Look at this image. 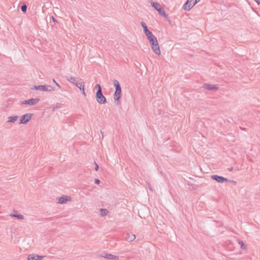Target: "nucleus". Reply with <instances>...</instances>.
I'll list each match as a JSON object with an SVG mask.
<instances>
[{
    "mask_svg": "<svg viewBox=\"0 0 260 260\" xmlns=\"http://www.w3.org/2000/svg\"><path fill=\"white\" fill-rule=\"evenodd\" d=\"M150 45L151 47V49L153 52L156 55L160 54V47L157 41V40L155 36L152 37L149 39H148Z\"/></svg>",
    "mask_w": 260,
    "mask_h": 260,
    "instance_id": "obj_1",
    "label": "nucleus"
},
{
    "mask_svg": "<svg viewBox=\"0 0 260 260\" xmlns=\"http://www.w3.org/2000/svg\"><path fill=\"white\" fill-rule=\"evenodd\" d=\"M95 97L96 99L97 102L100 104H105L107 103V100L106 98L102 93V89H98Z\"/></svg>",
    "mask_w": 260,
    "mask_h": 260,
    "instance_id": "obj_2",
    "label": "nucleus"
},
{
    "mask_svg": "<svg viewBox=\"0 0 260 260\" xmlns=\"http://www.w3.org/2000/svg\"><path fill=\"white\" fill-rule=\"evenodd\" d=\"M31 89H35L37 90H41L43 91H53L54 88L51 86L46 85H38L34 86V88H31Z\"/></svg>",
    "mask_w": 260,
    "mask_h": 260,
    "instance_id": "obj_3",
    "label": "nucleus"
},
{
    "mask_svg": "<svg viewBox=\"0 0 260 260\" xmlns=\"http://www.w3.org/2000/svg\"><path fill=\"white\" fill-rule=\"evenodd\" d=\"M200 0H187L186 2L183 5V8L185 10H190Z\"/></svg>",
    "mask_w": 260,
    "mask_h": 260,
    "instance_id": "obj_4",
    "label": "nucleus"
},
{
    "mask_svg": "<svg viewBox=\"0 0 260 260\" xmlns=\"http://www.w3.org/2000/svg\"><path fill=\"white\" fill-rule=\"evenodd\" d=\"M33 114L27 113L22 115L19 122L20 124H26L31 119Z\"/></svg>",
    "mask_w": 260,
    "mask_h": 260,
    "instance_id": "obj_5",
    "label": "nucleus"
},
{
    "mask_svg": "<svg viewBox=\"0 0 260 260\" xmlns=\"http://www.w3.org/2000/svg\"><path fill=\"white\" fill-rule=\"evenodd\" d=\"M40 101L39 99H30L28 100L21 101L20 103L21 105H35L37 104Z\"/></svg>",
    "mask_w": 260,
    "mask_h": 260,
    "instance_id": "obj_6",
    "label": "nucleus"
},
{
    "mask_svg": "<svg viewBox=\"0 0 260 260\" xmlns=\"http://www.w3.org/2000/svg\"><path fill=\"white\" fill-rule=\"evenodd\" d=\"M211 177L213 180L216 181L218 183H223L224 181H230L228 178L217 175H212Z\"/></svg>",
    "mask_w": 260,
    "mask_h": 260,
    "instance_id": "obj_7",
    "label": "nucleus"
},
{
    "mask_svg": "<svg viewBox=\"0 0 260 260\" xmlns=\"http://www.w3.org/2000/svg\"><path fill=\"white\" fill-rule=\"evenodd\" d=\"M202 87L210 91H216L218 89V86L215 84H204Z\"/></svg>",
    "mask_w": 260,
    "mask_h": 260,
    "instance_id": "obj_8",
    "label": "nucleus"
},
{
    "mask_svg": "<svg viewBox=\"0 0 260 260\" xmlns=\"http://www.w3.org/2000/svg\"><path fill=\"white\" fill-rule=\"evenodd\" d=\"M57 200H58V202H57L58 203L64 204L68 201H71V198L70 197L63 196L62 197L59 198Z\"/></svg>",
    "mask_w": 260,
    "mask_h": 260,
    "instance_id": "obj_9",
    "label": "nucleus"
},
{
    "mask_svg": "<svg viewBox=\"0 0 260 260\" xmlns=\"http://www.w3.org/2000/svg\"><path fill=\"white\" fill-rule=\"evenodd\" d=\"M136 239V236L135 234L132 233H127L125 240L128 242H133Z\"/></svg>",
    "mask_w": 260,
    "mask_h": 260,
    "instance_id": "obj_10",
    "label": "nucleus"
},
{
    "mask_svg": "<svg viewBox=\"0 0 260 260\" xmlns=\"http://www.w3.org/2000/svg\"><path fill=\"white\" fill-rule=\"evenodd\" d=\"M44 257L43 256H40L39 255H29L27 257V260H41Z\"/></svg>",
    "mask_w": 260,
    "mask_h": 260,
    "instance_id": "obj_11",
    "label": "nucleus"
},
{
    "mask_svg": "<svg viewBox=\"0 0 260 260\" xmlns=\"http://www.w3.org/2000/svg\"><path fill=\"white\" fill-rule=\"evenodd\" d=\"M66 79L70 82L71 83L75 85L76 83L79 80V79L72 76H66Z\"/></svg>",
    "mask_w": 260,
    "mask_h": 260,
    "instance_id": "obj_12",
    "label": "nucleus"
},
{
    "mask_svg": "<svg viewBox=\"0 0 260 260\" xmlns=\"http://www.w3.org/2000/svg\"><path fill=\"white\" fill-rule=\"evenodd\" d=\"M113 84L115 87V91H121V88L120 85L119 83V81L116 79H114L113 81Z\"/></svg>",
    "mask_w": 260,
    "mask_h": 260,
    "instance_id": "obj_13",
    "label": "nucleus"
},
{
    "mask_svg": "<svg viewBox=\"0 0 260 260\" xmlns=\"http://www.w3.org/2000/svg\"><path fill=\"white\" fill-rule=\"evenodd\" d=\"M104 257L107 258L108 259H114L118 260V256L116 255H114L112 254H106L105 255L103 256Z\"/></svg>",
    "mask_w": 260,
    "mask_h": 260,
    "instance_id": "obj_14",
    "label": "nucleus"
},
{
    "mask_svg": "<svg viewBox=\"0 0 260 260\" xmlns=\"http://www.w3.org/2000/svg\"><path fill=\"white\" fill-rule=\"evenodd\" d=\"M18 118V116L15 115V116H9L8 117V119L7 120L8 123H14L15 122Z\"/></svg>",
    "mask_w": 260,
    "mask_h": 260,
    "instance_id": "obj_15",
    "label": "nucleus"
},
{
    "mask_svg": "<svg viewBox=\"0 0 260 260\" xmlns=\"http://www.w3.org/2000/svg\"><path fill=\"white\" fill-rule=\"evenodd\" d=\"M157 11L158 12L159 15L164 17L165 18H168V15L166 14V11L162 8H159Z\"/></svg>",
    "mask_w": 260,
    "mask_h": 260,
    "instance_id": "obj_16",
    "label": "nucleus"
},
{
    "mask_svg": "<svg viewBox=\"0 0 260 260\" xmlns=\"http://www.w3.org/2000/svg\"><path fill=\"white\" fill-rule=\"evenodd\" d=\"M121 96V91H115L114 93V99L115 101H118Z\"/></svg>",
    "mask_w": 260,
    "mask_h": 260,
    "instance_id": "obj_17",
    "label": "nucleus"
},
{
    "mask_svg": "<svg viewBox=\"0 0 260 260\" xmlns=\"http://www.w3.org/2000/svg\"><path fill=\"white\" fill-rule=\"evenodd\" d=\"M149 2L150 3L152 7H153L156 11L159 9L160 5L158 3L153 2L152 0H149Z\"/></svg>",
    "mask_w": 260,
    "mask_h": 260,
    "instance_id": "obj_18",
    "label": "nucleus"
},
{
    "mask_svg": "<svg viewBox=\"0 0 260 260\" xmlns=\"http://www.w3.org/2000/svg\"><path fill=\"white\" fill-rule=\"evenodd\" d=\"M81 79H79V80L78 81L77 83L75 84V85L78 87L80 90H81L82 88H84V82H81Z\"/></svg>",
    "mask_w": 260,
    "mask_h": 260,
    "instance_id": "obj_19",
    "label": "nucleus"
},
{
    "mask_svg": "<svg viewBox=\"0 0 260 260\" xmlns=\"http://www.w3.org/2000/svg\"><path fill=\"white\" fill-rule=\"evenodd\" d=\"M237 241L238 243V244L240 245L241 248H242V249H244V250H245L247 249V246L244 244L243 241H242V240H240V239H237Z\"/></svg>",
    "mask_w": 260,
    "mask_h": 260,
    "instance_id": "obj_20",
    "label": "nucleus"
},
{
    "mask_svg": "<svg viewBox=\"0 0 260 260\" xmlns=\"http://www.w3.org/2000/svg\"><path fill=\"white\" fill-rule=\"evenodd\" d=\"M100 212H101V215L102 216H106L109 213L108 210L107 209H101L100 210Z\"/></svg>",
    "mask_w": 260,
    "mask_h": 260,
    "instance_id": "obj_21",
    "label": "nucleus"
},
{
    "mask_svg": "<svg viewBox=\"0 0 260 260\" xmlns=\"http://www.w3.org/2000/svg\"><path fill=\"white\" fill-rule=\"evenodd\" d=\"M10 216L11 217H16L19 219H20V220H22V219H24V216L23 215H21V214H11Z\"/></svg>",
    "mask_w": 260,
    "mask_h": 260,
    "instance_id": "obj_22",
    "label": "nucleus"
},
{
    "mask_svg": "<svg viewBox=\"0 0 260 260\" xmlns=\"http://www.w3.org/2000/svg\"><path fill=\"white\" fill-rule=\"evenodd\" d=\"M144 33L145 35L146 36L147 39H149L152 37H154V36L149 30H147L146 31L144 32Z\"/></svg>",
    "mask_w": 260,
    "mask_h": 260,
    "instance_id": "obj_23",
    "label": "nucleus"
},
{
    "mask_svg": "<svg viewBox=\"0 0 260 260\" xmlns=\"http://www.w3.org/2000/svg\"><path fill=\"white\" fill-rule=\"evenodd\" d=\"M141 26H142V27L143 28L144 32H145L147 30H149L148 29V28H147V26L146 23L144 21H142L141 22Z\"/></svg>",
    "mask_w": 260,
    "mask_h": 260,
    "instance_id": "obj_24",
    "label": "nucleus"
},
{
    "mask_svg": "<svg viewBox=\"0 0 260 260\" xmlns=\"http://www.w3.org/2000/svg\"><path fill=\"white\" fill-rule=\"evenodd\" d=\"M21 10L23 12L25 13L27 10V6L24 4H23L21 7Z\"/></svg>",
    "mask_w": 260,
    "mask_h": 260,
    "instance_id": "obj_25",
    "label": "nucleus"
},
{
    "mask_svg": "<svg viewBox=\"0 0 260 260\" xmlns=\"http://www.w3.org/2000/svg\"><path fill=\"white\" fill-rule=\"evenodd\" d=\"M53 82L54 83H55V84L56 85V86H57L59 88H61L60 86L59 85V84L56 82V81L55 80V79H53Z\"/></svg>",
    "mask_w": 260,
    "mask_h": 260,
    "instance_id": "obj_26",
    "label": "nucleus"
},
{
    "mask_svg": "<svg viewBox=\"0 0 260 260\" xmlns=\"http://www.w3.org/2000/svg\"><path fill=\"white\" fill-rule=\"evenodd\" d=\"M94 182L95 184H99L100 183V181L98 179H95Z\"/></svg>",
    "mask_w": 260,
    "mask_h": 260,
    "instance_id": "obj_27",
    "label": "nucleus"
},
{
    "mask_svg": "<svg viewBox=\"0 0 260 260\" xmlns=\"http://www.w3.org/2000/svg\"><path fill=\"white\" fill-rule=\"evenodd\" d=\"M94 164L95 165V170L97 171H98L99 168V166L95 162H94Z\"/></svg>",
    "mask_w": 260,
    "mask_h": 260,
    "instance_id": "obj_28",
    "label": "nucleus"
},
{
    "mask_svg": "<svg viewBox=\"0 0 260 260\" xmlns=\"http://www.w3.org/2000/svg\"><path fill=\"white\" fill-rule=\"evenodd\" d=\"M81 90L82 91V94L84 95V96H86V93H85V92L84 91V88H82Z\"/></svg>",
    "mask_w": 260,
    "mask_h": 260,
    "instance_id": "obj_29",
    "label": "nucleus"
},
{
    "mask_svg": "<svg viewBox=\"0 0 260 260\" xmlns=\"http://www.w3.org/2000/svg\"><path fill=\"white\" fill-rule=\"evenodd\" d=\"M95 86H96V87L98 88V89H102V88H101V87L100 84H96Z\"/></svg>",
    "mask_w": 260,
    "mask_h": 260,
    "instance_id": "obj_30",
    "label": "nucleus"
},
{
    "mask_svg": "<svg viewBox=\"0 0 260 260\" xmlns=\"http://www.w3.org/2000/svg\"><path fill=\"white\" fill-rule=\"evenodd\" d=\"M258 5H260V0H254Z\"/></svg>",
    "mask_w": 260,
    "mask_h": 260,
    "instance_id": "obj_31",
    "label": "nucleus"
},
{
    "mask_svg": "<svg viewBox=\"0 0 260 260\" xmlns=\"http://www.w3.org/2000/svg\"><path fill=\"white\" fill-rule=\"evenodd\" d=\"M233 170H234V168L233 167H231V168L229 169V170L230 171H232Z\"/></svg>",
    "mask_w": 260,
    "mask_h": 260,
    "instance_id": "obj_32",
    "label": "nucleus"
},
{
    "mask_svg": "<svg viewBox=\"0 0 260 260\" xmlns=\"http://www.w3.org/2000/svg\"><path fill=\"white\" fill-rule=\"evenodd\" d=\"M52 20L54 22L56 21V20L54 19V17H52Z\"/></svg>",
    "mask_w": 260,
    "mask_h": 260,
    "instance_id": "obj_33",
    "label": "nucleus"
},
{
    "mask_svg": "<svg viewBox=\"0 0 260 260\" xmlns=\"http://www.w3.org/2000/svg\"><path fill=\"white\" fill-rule=\"evenodd\" d=\"M149 189L152 190V188L151 187H149Z\"/></svg>",
    "mask_w": 260,
    "mask_h": 260,
    "instance_id": "obj_34",
    "label": "nucleus"
}]
</instances>
